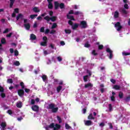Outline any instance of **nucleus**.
Instances as JSON below:
<instances>
[{"label":"nucleus","instance_id":"0e129e2a","mask_svg":"<svg viewBox=\"0 0 130 130\" xmlns=\"http://www.w3.org/2000/svg\"><path fill=\"white\" fill-rule=\"evenodd\" d=\"M84 46H85V47H87L88 48L90 46V44H89V43H86L84 44Z\"/></svg>","mask_w":130,"mask_h":130},{"label":"nucleus","instance_id":"c03bdc74","mask_svg":"<svg viewBox=\"0 0 130 130\" xmlns=\"http://www.w3.org/2000/svg\"><path fill=\"white\" fill-rule=\"evenodd\" d=\"M57 119L58 121H59V123H61L62 120H61V118H60V117L57 116Z\"/></svg>","mask_w":130,"mask_h":130},{"label":"nucleus","instance_id":"c85d7f7f","mask_svg":"<svg viewBox=\"0 0 130 130\" xmlns=\"http://www.w3.org/2000/svg\"><path fill=\"white\" fill-rule=\"evenodd\" d=\"M84 123L85 125H91L92 124V122L91 120H87V121H84Z\"/></svg>","mask_w":130,"mask_h":130},{"label":"nucleus","instance_id":"864d4df0","mask_svg":"<svg viewBox=\"0 0 130 130\" xmlns=\"http://www.w3.org/2000/svg\"><path fill=\"white\" fill-rule=\"evenodd\" d=\"M37 14L31 15H30V18L31 19H35V17H37Z\"/></svg>","mask_w":130,"mask_h":130},{"label":"nucleus","instance_id":"ddd939ff","mask_svg":"<svg viewBox=\"0 0 130 130\" xmlns=\"http://www.w3.org/2000/svg\"><path fill=\"white\" fill-rule=\"evenodd\" d=\"M115 95H116V93L114 91H112V94L110 96V100L112 102H115Z\"/></svg>","mask_w":130,"mask_h":130},{"label":"nucleus","instance_id":"f03ea898","mask_svg":"<svg viewBox=\"0 0 130 130\" xmlns=\"http://www.w3.org/2000/svg\"><path fill=\"white\" fill-rule=\"evenodd\" d=\"M75 15L76 16H80V17L83 16V13L80 11H75L74 12V10H70L69 12V14L67 15V18L68 19H70V20H72V21H76V19L74 18V16L73 15Z\"/></svg>","mask_w":130,"mask_h":130},{"label":"nucleus","instance_id":"423d86ee","mask_svg":"<svg viewBox=\"0 0 130 130\" xmlns=\"http://www.w3.org/2000/svg\"><path fill=\"white\" fill-rule=\"evenodd\" d=\"M106 49V51L107 52V56L109 59H112L113 58V51L110 49L109 45H106L105 46Z\"/></svg>","mask_w":130,"mask_h":130},{"label":"nucleus","instance_id":"58836bf2","mask_svg":"<svg viewBox=\"0 0 130 130\" xmlns=\"http://www.w3.org/2000/svg\"><path fill=\"white\" fill-rule=\"evenodd\" d=\"M40 44L42 46H46V44H47V41L42 42Z\"/></svg>","mask_w":130,"mask_h":130},{"label":"nucleus","instance_id":"bb28decb","mask_svg":"<svg viewBox=\"0 0 130 130\" xmlns=\"http://www.w3.org/2000/svg\"><path fill=\"white\" fill-rule=\"evenodd\" d=\"M118 17H119V12H118V11H115L114 13V18L117 19Z\"/></svg>","mask_w":130,"mask_h":130},{"label":"nucleus","instance_id":"680f3d73","mask_svg":"<svg viewBox=\"0 0 130 130\" xmlns=\"http://www.w3.org/2000/svg\"><path fill=\"white\" fill-rule=\"evenodd\" d=\"M60 44L61 46H64V45H66V43H64V41H62L60 42Z\"/></svg>","mask_w":130,"mask_h":130},{"label":"nucleus","instance_id":"a878e982","mask_svg":"<svg viewBox=\"0 0 130 130\" xmlns=\"http://www.w3.org/2000/svg\"><path fill=\"white\" fill-rule=\"evenodd\" d=\"M122 54L123 56H126L127 55H130V52H127L126 51H123L122 52Z\"/></svg>","mask_w":130,"mask_h":130},{"label":"nucleus","instance_id":"6ab92c4d","mask_svg":"<svg viewBox=\"0 0 130 130\" xmlns=\"http://www.w3.org/2000/svg\"><path fill=\"white\" fill-rule=\"evenodd\" d=\"M24 90L23 89H19L18 90V94L19 95V96H20V97H23V95H24Z\"/></svg>","mask_w":130,"mask_h":130},{"label":"nucleus","instance_id":"cd10ccee","mask_svg":"<svg viewBox=\"0 0 130 130\" xmlns=\"http://www.w3.org/2000/svg\"><path fill=\"white\" fill-rule=\"evenodd\" d=\"M1 126L2 127V130H5V127L7 126V123H6V122H2L1 123Z\"/></svg>","mask_w":130,"mask_h":130},{"label":"nucleus","instance_id":"f257e3e1","mask_svg":"<svg viewBox=\"0 0 130 130\" xmlns=\"http://www.w3.org/2000/svg\"><path fill=\"white\" fill-rule=\"evenodd\" d=\"M94 67V64H87L85 63L84 65L85 71L84 72L87 75L83 77V80L85 82H88V79L92 76V72H91V69Z\"/></svg>","mask_w":130,"mask_h":130},{"label":"nucleus","instance_id":"7c9ffc66","mask_svg":"<svg viewBox=\"0 0 130 130\" xmlns=\"http://www.w3.org/2000/svg\"><path fill=\"white\" fill-rule=\"evenodd\" d=\"M16 106L18 108H22V102H18L16 104Z\"/></svg>","mask_w":130,"mask_h":130},{"label":"nucleus","instance_id":"c756f323","mask_svg":"<svg viewBox=\"0 0 130 130\" xmlns=\"http://www.w3.org/2000/svg\"><path fill=\"white\" fill-rule=\"evenodd\" d=\"M61 90H62V86L61 85H59L56 87V91L57 93H59Z\"/></svg>","mask_w":130,"mask_h":130},{"label":"nucleus","instance_id":"f704fd0d","mask_svg":"<svg viewBox=\"0 0 130 130\" xmlns=\"http://www.w3.org/2000/svg\"><path fill=\"white\" fill-rule=\"evenodd\" d=\"M33 11L35 13H39L40 12V10L37 7H35L33 8Z\"/></svg>","mask_w":130,"mask_h":130},{"label":"nucleus","instance_id":"39448f33","mask_svg":"<svg viewBox=\"0 0 130 130\" xmlns=\"http://www.w3.org/2000/svg\"><path fill=\"white\" fill-rule=\"evenodd\" d=\"M45 107L47 108V109H50L53 113H55L58 111V107H57L55 104L53 103L49 104L48 105H45Z\"/></svg>","mask_w":130,"mask_h":130},{"label":"nucleus","instance_id":"37998d69","mask_svg":"<svg viewBox=\"0 0 130 130\" xmlns=\"http://www.w3.org/2000/svg\"><path fill=\"white\" fill-rule=\"evenodd\" d=\"M64 31L66 34H71L72 32V31L70 29H65Z\"/></svg>","mask_w":130,"mask_h":130},{"label":"nucleus","instance_id":"603ef678","mask_svg":"<svg viewBox=\"0 0 130 130\" xmlns=\"http://www.w3.org/2000/svg\"><path fill=\"white\" fill-rule=\"evenodd\" d=\"M20 86H21L22 89H25V84L23 83V82L20 83Z\"/></svg>","mask_w":130,"mask_h":130},{"label":"nucleus","instance_id":"2f4dec72","mask_svg":"<svg viewBox=\"0 0 130 130\" xmlns=\"http://www.w3.org/2000/svg\"><path fill=\"white\" fill-rule=\"evenodd\" d=\"M113 88L115 90H120V86L119 85H115L113 86Z\"/></svg>","mask_w":130,"mask_h":130},{"label":"nucleus","instance_id":"dca6fc26","mask_svg":"<svg viewBox=\"0 0 130 130\" xmlns=\"http://www.w3.org/2000/svg\"><path fill=\"white\" fill-rule=\"evenodd\" d=\"M52 1L53 0H47V2L48 3V9H51L53 8V5L52 4Z\"/></svg>","mask_w":130,"mask_h":130},{"label":"nucleus","instance_id":"a19ab883","mask_svg":"<svg viewBox=\"0 0 130 130\" xmlns=\"http://www.w3.org/2000/svg\"><path fill=\"white\" fill-rule=\"evenodd\" d=\"M91 53L92 55H94V56H96L98 54V53L96 52V50H93L91 52Z\"/></svg>","mask_w":130,"mask_h":130},{"label":"nucleus","instance_id":"f3484780","mask_svg":"<svg viewBox=\"0 0 130 130\" xmlns=\"http://www.w3.org/2000/svg\"><path fill=\"white\" fill-rule=\"evenodd\" d=\"M123 64L125 67H130L129 60L128 58H125V61Z\"/></svg>","mask_w":130,"mask_h":130},{"label":"nucleus","instance_id":"393cba45","mask_svg":"<svg viewBox=\"0 0 130 130\" xmlns=\"http://www.w3.org/2000/svg\"><path fill=\"white\" fill-rule=\"evenodd\" d=\"M16 19L17 21L19 20H23V16L22 14H18L16 17Z\"/></svg>","mask_w":130,"mask_h":130},{"label":"nucleus","instance_id":"c9c22d12","mask_svg":"<svg viewBox=\"0 0 130 130\" xmlns=\"http://www.w3.org/2000/svg\"><path fill=\"white\" fill-rule=\"evenodd\" d=\"M65 127L66 129H72V127H71L68 123L65 124Z\"/></svg>","mask_w":130,"mask_h":130},{"label":"nucleus","instance_id":"6e6d98bb","mask_svg":"<svg viewBox=\"0 0 130 130\" xmlns=\"http://www.w3.org/2000/svg\"><path fill=\"white\" fill-rule=\"evenodd\" d=\"M7 83H9V84H12L13 83V79H8Z\"/></svg>","mask_w":130,"mask_h":130},{"label":"nucleus","instance_id":"72a5a7b5","mask_svg":"<svg viewBox=\"0 0 130 130\" xmlns=\"http://www.w3.org/2000/svg\"><path fill=\"white\" fill-rule=\"evenodd\" d=\"M82 112L83 114H85V113H86L87 111V107L83 106V107H82Z\"/></svg>","mask_w":130,"mask_h":130},{"label":"nucleus","instance_id":"e433bc0d","mask_svg":"<svg viewBox=\"0 0 130 130\" xmlns=\"http://www.w3.org/2000/svg\"><path fill=\"white\" fill-rule=\"evenodd\" d=\"M13 64H14V66H16V67H19V66H20V62L19 61H15L13 62Z\"/></svg>","mask_w":130,"mask_h":130},{"label":"nucleus","instance_id":"de8ad7c7","mask_svg":"<svg viewBox=\"0 0 130 130\" xmlns=\"http://www.w3.org/2000/svg\"><path fill=\"white\" fill-rule=\"evenodd\" d=\"M14 55L15 56H18L19 55V52L17 50L14 51Z\"/></svg>","mask_w":130,"mask_h":130},{"label":"nucleus","instance_id":"412c9836","mask_svg":"<svg viewBox=\"0 0 130 130\" xmlns=\"http://www.w3.org/2000/svg\"><path fill=\"white\" fill-rule=\"evenodd\" d=\"M48 96H50V95H53L54 94V89H52L51 90H48Z\"/></svg>","mask_w":130,"mask_h":130},{"label":"nucleus","instance_id":"0eeeda50","mask_svg":"<svg viewBox=\"0 0 130 130\" xmlns=\"http://www.w3.org/2000/svg\"><path fill=\"white\" fill-rule=\"evenodd\" d=\"M54 4L55 10H57L59 7H60L61 9H64V4L63 3L59 4L58 2H55Z\"/></svg>","mask_w":130,"mask_h":130},{"label":"nucleus","instance_id":"49530a36","mask_svg":"<svg viewBox=\"0 0 130 130\" xmlns=\"http://www.w3.org/2000/svg\"><path fill=\"white\" fill-rule=\"evenodd\" d=\"M108 108L109 111H112L113 110V109H112V105L111 104L109 105Z\"/></svg>","mask_w":130,"mask_h":130},{"label":"nucleus","instance_id":"9b49d317","mask_svg":"<svg viewBox=\"0 0 130 130\" xmlns=\"http://www.w3.org/2000/svg\"><path fill=\"white\" fill-rule=\"evenodd\" d=\"M115 28L117 30V31H119L120 30H121V28H122V26L120 25V22H117L114 25Z\"/></svg>","mask_w":130,"mask_h":130},{"label":"nucleus","instance_id":"f8f14e48","mask_svg":"<svg viewBox=\"0 0 130 130\" xmlns=\"http://www.w3.org/2000/svg\"><path fill=\"white\" fill-rule=\"evenodd\" d=\"M84 88L85 89H88V90H91L92 88H93V84L91 83H88L87 84H85L84 85Z\"/></svg>","mask_w":130,"mask_h":130},{"label":"nucleus","instance_id":"a211bd4d","mask_svg":"<svg viewBox=\"0 0 130 130\" xmlns=\"http://www.w3.org/2000/svg\"><path fill=\"white\" fill-rule=\"evenodd\" d=\"M35 39H36V36L33 34H31L30 36V40H31L32 42H34V43H36V41H33L35 40Z\"/></svg>","mask_w":130,"mask_h":130},{"label":"nucleus","instance_id":"8fccbe9b","mask_svg":"<svg viewBox=\"0 0 130 130\" xmlns=\"http://www.w3.org/2000/svg\"><path fill=\"white\" fill-rule=\"evenodd\" d=\"M51 52H49L48 51L44 50V54L45 55H47V54H49V53H51Z\"/></svg>","mask_w":130,"mask_h":130},{"label":"nucleus","instance_id":"13d9d810","mask_svg":"<svg viewBox=\"0 0 130 130\" xmlns=\"http://www.w3.org/2000/svg\"><path fill=\"white\" fill-rule=\"evenodd\" d=\"M49 47H51V48H52V49H54V44H50Z\"/></svg>","mask_w":130,"mask_h":130},{"label":"nucleus","instance_id":"052dcab7","mask_svg":"<svg viewBox=\"0 0 130 130\" xmlns=\"http://www.w3.org/2000/svg\"><path fill=\"white\" fill-rule=\"evenodd\" d=\"M1 43H2V44H5V43H6V39L5 38H3L1 40Z\"/></svg>","mask_w":130,"mask_h":130},{"label":"nucleus","instance_id":"7ed1b4c3","mask_svg":"<svg viewBox=\"0 0 130 130\" xmlns=\"http://www.w3.org/2000/svg\"><path fill=\"white\" fill-rule=\"evenodd\" d=\"M76 101H79V102H81L82 104H84V105H88L89 104V102L86 100L85 94H84V93L82 94H78L76 97Z\"/></svg>","mask_w":130,"mask_h":130},{"label":"nucleus","instance_id":"79ce46f5","mask_svg":"<svg viewBox=\"0 0 130 130\" xmlns=\"http://www.w3.org/2000/svg\"><path fill=\"white\" fill-rule=\"evenodd\" d=\"M129 100H130V94L129 95H127L125 99V101H126V102H128Z\"/></svg>","mask_w":130,"mask_h":130},{"label":"nucleus","instance_id":"ea45409f","mask_svg":"<svg viewBox=\"0 0 130 130\" xmlns=\"http://www.w3.org/2000/svg\"><path fill=\"white\" fill-rule=\"evenodd\" d=\"M120 12H121L123 14H124L125 15H126L127 14V12H126V10H125L124 9H121Z\"/></svg>","mask_w":130,"mask_h":130},{"label":"nucleus","instance_id":"1a4fd4ad","mask_svg":"<svg viewBox=\"0 0 130 130\" xmlns=\"http://www.w3.org/2000/svg\"><path fill=\"white\" fill-rule=\"evenodd\" d=\"M80 27L82 29H86V28H87L88 24H87V21L85 20L81 21L80 24Z\"/></svg>","mask_w":130,"mask_h":130},{"label":"nucleus","instance_id":"4468645a","mask_svg":"<svg viewBox=\"0 0 130 130\" xmlns=\"http://www.w3.org/2000/svg\"><path fill=\"white\" fill-rule=\"evenodd\" d=\"M27 21H28L27 19H24V26L26 30H29L30 29V24L26 23Z\"/></svg>","mask_w":130,"mask_h":130},{"label":"nucleus","instance_id":"4be33fe9","mask_svg":"<svg viewBox=\"0 0 130 130\" xmlns=\"http://www.w3.org/2000/svg\"><path fill=\"white\" fill-rule=\"evenodd\" d=\"M16 14H19V9L18 8L14 9V12L12 14V17H16Z\"/></svg>","mask_w":130,"mask_h":130},{"label":"nucleus","instance_id":"4d7b16f0","mask_svg":"<svg viewBox=\"0 0 130 130\" xmlns=\"http://www.w3.org/2000/svg\"><path fill=\"white\" fill-rule=\"evenodd\" d=\"M72 8H73V9H75V10H78V9H79V6L74 5L72 6Z\"/></svg>","mask_w":130,"mask_h":130},{"label":"nucleus","instance_id":"2eb2a0df","mask_svg":"<svg viewBox=\"0 0 130 130\" xmlns=\"http://www.w3.org/2000/svg\"><path fill=\"white\" fill-rule=\"evenodd\" d=\"M114 67H115V69H119L120 70V64L117 61H115L113 64Z\"/></svg>","mask_w":130,"mask_h":130},{"label":"nucleus","instance_id":"bf43d9fd","mask_svg":"<svg viewBox=\"0 0 130 130\" xmlns=\"http://www.w3.org/2000/svg\"><path fill=\"white\" fill-rule=\"evenodd\" d=\"M103 45H99V50H101L102 49H103Z\"/></svg>","mask_w":130,"mask_h":130},{"label":"nucleus","instance_id":"69168bd1","mask_svg":"<svg viewBox=\"0 0 130 130\" xmlns=\"http://www.w3.org/2000/svg\"><path fill=\"white\" fill-rule=\"evenodd\" d=\"M24 91L25 93H29V92H30V89L25 88Z\"/></svg>","mask_w":130,"mask_h":130},{"label":"nucleus","instance_id":"09e8293b","mask_svg":"<svg viewBox=\"0 0 130 130\" xmlns=\"http://www.w3.org/2000/svg\"><path fill=\"white\" fill-rule=\"evenodd\" d=\"M14 3H15V0H10V8H12V7H13Z\"/></svg>","mask_w":130,"mask_h":130},{"label":"nucleus","instance_id":"9d476101","mask_svg":"<svg viewBox=\"0 0 130 130\" xmlns=\"http://www.w3.org/2000/svg\"><path fill=\"white\" fill-rule=\"evenodd\" d=\"M44 19L48 22V23L50 20H51L52 22H54L55 20H56V16H53L51 17H49V16H47L44 17Z\"/></svg>","mask_w":130,"mask_h":130},{"label":"nucleus","instance_id":"473e14b6","mask_svg":"<svg viewBox=\"0 0 130 130\" xmlns=\"http://www.w3.org/2000/svg\"><path fill=\"white\" fill-rule=\"evenodd\" d=\"M56 59L59 62H61L62 61V57L61 56H58L56 57Z\"/></svg>","mask_w":130,"mask_h":130},{"label":"nucleus","instance_id":"b1692460","mask_svg":"<svg viewBox=\"0 0 130 130\" xmlns=\"http://www.w3.org/2000/svg\"><path fill=\"white\" fill-rule=\"evenodd\" d=\"M9 115H11V116H15V113L12 110H8L7 112Z\"/></svg>","mask_w":130,"mask_h":130},{"label":"nucleus","instance_id":"774afa93","mask_svg":"<svg viewBox=\"0 0 130 130\" xmlns=\"http://www.w3.org/2000/svg\"><path fill=\"white\" fill-rule=\"evenodd\" d=\"M56 31L55 30H51L50 32V34H54L55 33Z\"/></svg>","mask_w":130,"mask_h":130},{"label":"nucleus","instance_id":"6e6552de","mask_svg":"<svg viewBox=\"0 0 130 130\" xmlns=\"http://www.w3.org/2000/svg\"><path fill=\"white\" fill-rule=\"evenodd\" d=\"M68 24L72 26V28L73 29V30H76V29H77V28L80 26V24L78 23H75L73 24V21H72L71 19L68 21Z\"/></svg>","mask_w":130,"mask_h":130},{"label":"nucleus","instance_id":"5701e85b","mask_svg":"<svg viewBox=\"0 0 130 130\" xmlns=\"http://www.w3.org/2000/svg\"><path fill=\"white\" fill-rule=\"evenodd\" d=\"M41 77L43 82H44L45 83H47V76L46 75H43Z\"/></svg>","mask_w":130,"mask_h":130},{"label":"nucleus","instance_id":"20e7f679","mask_svg":"<svg viewBox=\"0 0 130 130\" xmlns=\"http://www.w3.org/2000/svg\"><path fill=\"white\" fill-rule=\"evenodd\" d=\"M61 126L58 124H54V123H51L49 125H47L45 127L46 130H50L53 129V130H59Z\"/></svg>","mask_w":130,"mask_h":130},{"label":"nucleus","instance_id":"4c0bfd02","mask_svg":"<svg viewBox=\"0 0 130 130\" xmlns=\"http://www.w3.org/2000/svg\"><path fill=\"white\" fill-rule=\"evenodd\" d=\"M119 98H120V99H122V98H123V93L121 91L119 93Z\"/></svg>","mask_w":130,"mask_h":130},{"label":"nucleus","instance_id":"a18cd8bd","mask_svg":"<svg viewBox=\"0 0 130 130\" xmlns=\"http://www.w3.org/2000/svg\"><path fill=\"white\" fill-rule=\"evenodd\" d=\"M88 118L89 119H94V117H93L92 114H90L89 115L88 117Z\"/></svg>","mask_w":130,"mask_h":130},{"label":"nucleus","instance_id":"3c124183","mask_svg":"<svg viewBox=\"0 0 130 130\" xmlns=\"http://www.w3.org/2000/svg\"><path fill=\"white\" fill-rule=\"evenodd\" d=\"M76 42H80V41H82V40L81 39V38H76L75 39Z\"/></svg>","mask_w":130,"mask_h":130},{"label":"nucleus","instance_id":"aec40b11","mask_svg":"<svg viewBox=\"0 0 130 130\" xmlns=\"http://www.w3.org/2000/svg\"><path fill=\"white\" fill-rule=\"evenodd\" d=\"M31 109L33 111L37 112L39 110V107L37 105H34L31 107Z\"/></svg>","mask_w":130,"mask_h":130},{"label":"nucleus","instance_id":"5fc2aeb1","mask_svg":"<svg viewBox=\"0 0 130 130\" xmlns=\"http://www.w3.org/2000/svg\"><path fill=\"white\" fill-rule=\"evenodd\" d=\"M57 26V25H56V23H54L53 24L51 28H52V29H54L55 28H56Z\"/></svg>","mask_w":130,"mask_h":130},{"label":"nucleus","instance_id":"e2e57ef3","mask_svg":"<svg viewBox=\"0 0 130 130\" xmlns=\"http://www.w3.org/2000/svg\"><path fill=\"white\" fill-rule=\"evenodd\" d=\"M9 31H10V29L9 28H7L4 31L3 33L4 34H6V33H8V32H9Z\"/></svg>","mask_w":130,"mask_h":130},{"label":"nucleus","instance_id":"338daca9","mask_svg":"<svg viewBox=\"0 0 130 130\" xmlns=\"http://www.w3.org/2000/svg\"><path fill=\"white\" fill-rule=\"evenodd\" d=\"M51 63V60L49 59H48L47 61V64H50Z\"/></svg>","mask_w":130,"mask_h":130}]
</instances>
